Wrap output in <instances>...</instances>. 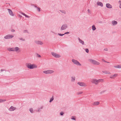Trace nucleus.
Masks as SVG:
<instances>
[{
	"label": "nucleus",
	"instance_id": "40",
	"mask_svg": "<svg viewBox=\"0 0 121 121\" xmlns=\"http://www.w3.org/2000/svg\"><path fill=\"white\" fill-rule=\"evenodd\" d=\"M6 101V100L5 99H1V102H4Z\"/></svg>",
	"mask_w": 121,
	"mask_h": 121
},
{
	"label": "nucleus",
	"instance_id": "4",
	"mask_svg": "<svg viewBox=\"0 0 121 121\" xmlns=\"http://www.w3.org/2000/svg\"><path fill=\"white\" fill-rule=\"evenodd\" d=\"M72 61L73 63L78 65L81 66V64L77 60L74 59H73Z\"/></svg>",
	"mask_w": 121,
	"mask_h": 121
},
{
	"label": "nucleus",
	"instance_id": "38",
	"mask_svg": "<svg viewBox=\"0 0 121 121\" xmlns=\"http://www.w3.org/2000/svg\"><path fill=\"white\" fill-rule=\"evenodd\" d=\"M64 114V113L63 112H61L60 114L61 115V116H63Z\"/></svg>",
	"mask_w": 121,
	"mask_h": 121
},
{
	"label": "nucleus",
	"instance_id": "2",
	"mask_svg": "<svg viewBox=\"0 0 121 121\" xmlns=\"http://www.w3.org/2000/svg\"><path fill=\"white\" fill-rule=\"evenodd\" d=\"M26 66L29 69H33L35 68H37V67L34 65V64H31L30 63H27L26 64Z\"/></svg>",
	"mask_w": 121,
	"mask_h": 121
},
{
	"label": "nucleus",
	"instance_id": "7",
	"mask_svg": "<svg viewBox=\"0 0 121 121\" xmlns=\"http://www.w3.org/2000/svg\"><path fill=\"white\" fill-rule=\"evenodd\" d=\"M35 43L36 44L38 45H42L43 44V43L42 42L39 41V40H36L35 41Z\"/></svg>",
	"mask_w": 121,
	"mask_h": 121
},
{
	"label": "nucleus",
	"instance_id": "20",
	"mask_svg": "<svg viewBox=\"0 0 121 121\" xmlns=\"http://www.w3.org/2000/svg\"><path fill=\"white\" fill-rule=\"evenodd\" d=\"M97 4L98 5L100 6L101 7H102L103 6V4L100 2H97Z\"/></svg>",
	"mask_w": 121,
	"mask_h": 121
},
{
	"label": "nucleus",
	"instance_id": "46",
	"mask_svg": "<svg viewBox=\"0 0 121 121\" xmlns=\"http://www.w3.org/2000/svg\"><path fill=\"white\" fill-rule=\"evenodd\" d=\"M114 67L115 68H118V65H115L114 66Z\"/></svg>",
	"mask_w": 121,
	"mask_h": 121
},
{
	"label": "nucleus",
	"instance_id": "41",
	"mask_svg": "<svg viewBox=\"0 0 121 121\" xmlns=\"http://www.w3.org/2000/svg\"><path fill=\"white\" fill-rule=\"evenodd\" d=\"M117 67L118 68H121V66H120V65H118Z\"/></svg>",
	"mask_w": 121,
	"mask_h": 121
},
{
	"label": "nucleus",
	"instance_id": "43",
	"mask_svg": "<svg viewBox=\"0 0 121 121\" xmlns=\"http://www.w3.org/2000/svg\"><path fill=\"white\" fill-rule=\"evenodd\" d=\"M69 32H66L64 34H65V35L68 34H69Z\"/></svg>",
	"mask_w": 121,
	"mask_h": 121
},
{
	"label": "nucleus",
	"instance_id": "31",
	"mask_svg": "<svg viewBox=\"0 0 121 121\" xmlns=\"http://www.w3.org/2000/svg\"><path fill=\"white\" fill-rule=\"evenodd\" d=\"M36 56L39 58L41 57V56L38 53H36Z\"/></svg>",
	"mask_w": 121,
	"mask_h": 121
},
{
	"label": "nucleus",
	"instance_id": "1",
	"mask_svg": "<svg viewBox=\"0 0 121 121\" xmlns=\"http://www.w3.org/2000/svg\"><path fill=\"white\" fill-rule=\"evenodd\" d=\"M103 81V79H100L98 80L96 79H93L92 80L91 82L96 85H97L98 83L100 82H102Z\"/></svg>",
	"mask_w": 121,
	"mask_h": 121
},
{
	"label": "nucleus",
	"instance_id": "33",
	"mask_svg": "<svg viewBox=\"0 0 121 121\" xmlns=\"http://www.w3.org/2000/svg\"><path fill=\"white\" fill-rule=\"evenodd\" d=\"M18 39L20 40H22L23 41H24L25 40L24 39L22 38H18Z\"/></svg>",
	"mask_w": 121,
	"mask_h": 121
},
{
	"label": "nucleus",
	"instance_id": "14",
	"mask_svg": "<svg viewBox=\"0 0 121 121\" xmlns=\"http://www.w3.org/2000/svg\"><path fill=\"white\" fill-rule=\"evenodd\" d=\"M106 6L108 8L111 9L112 8V6L109 3L107 4H106Z\"/></svg>",
	"mask_w": 121,
	"mask_h": 121
},
{
	"label": "nucleus",
	"instance_id": "45",
	"mask_svg": "<svg viewBox=\"0 0 121 121\" xmlns=\"http://www.w3.org/2000/svg\"><path fill=\"white\" fill-rule=\"evenodd\" d=\"M102 60L103 61H104L105 62H106V61L105 60H104V59H102Z\"/></svg>",
	"mask_w": 121,
	"mask_h": 121
},
{
	"label": "nucleus",
	"instance_id": "54",
	"mask_svg": "<svg viewBox=\"0 0 121 121\" xmlns=\"http://www.w3.org/2000/svg\"><path fill=\"white\" fill-rule=\"evenodd\" d=\"M51 54H52V55L53 56V52H51Z\"/></svg>",
	"mask_w": 121,
	"mask_h": 121
},
{
	"label": "nucleus",
	"instance_id": "53",
	"mask_svg": "<svg viewBox=\"0 0 121 121\" xmlns=\"http://www.w3.org/2000/svg\"><path fill=\"white\" fill-rule=\"evenodd\" d=\"M0 103H1V99H0Z\"/></svg>",
	"mask_w": 121,
	"mask_h": 121
},
{
	"label": "nucleus",
	"instance_id": "15",
	"mask_svg": "<svg viewBox=\"0 0 121 121\" xmlns=\"http://www.w3.org/2000/svg\"><path fill=\"white\" fill-rule=\"evenodd\" d=\"M15 109V108L13 107V106H11L9 108V110L10 111H14Z\"/></svg>",
	"mask_w": 121,
	"mask_h": 121
},
{
	"label": "nucleus",
	"instance_id": "28",
	"mask_svg": "<svg viewBox=\"0 0 121 121\" xmlns=\"http://www.w3.org/2000/svg\"><path fill=\"white\" fill-rule=\"evenodd\" d=\"M43 72L45 74H48V70L47 71H44Z\"/></svg>",
	"mask_w": 121,
	"mask_h": 121
},
{
	"label": "nucleus",
	"instance_id": "27",
	"mask_svg": "<svg viewBox=\"0 0 121 121\" xmlns=\"http://www.w3.org/2000/svg\"><path fill=\"white\" fill-rule=\"evenodd\" d=\"M30 111L31 113H33V110L32 108H31L30 109Z\"/></svg>",
	"mask_w": 121,
	"mask_h": 121
},
{
	"label": "nucleus",
	"instance_id": "21",
	"mask_svg": "<svg viewBox=\"0 0 121 121\" xmlns=\"http://www.w3.org/2000/svg\"><path fill=\"white\" fill-rule=\"evenodd\" d=\"M14 51L17 52L19 49V48L17 47H16L15 48H14Z\"/></svg>",
	"mask_w": 121,
	"mask_h": 121
},
{
	"label": "nucleus",
	"instance_id": "42",
	"mask_svg": "<svg viewBox=\"0 0 121 121\" xmlns=\"http://www.w3.org/2000/svg\"><path fill=\"white\" fill-rule=\"evenodd\" d=\"M110 78H112L113 79L114 78V77H113V76L112 75L110 77Z\"/></svg>",
	"mask_w": 121,
	"mask_h": 121
},
{
	"label": "nucleus",
	"instance_id": "52",
	"mask_svg": "<svg viewBox=\"0 0 121 121\" xmlns=\"http://www.w3.org/2000/svg\"><path fill=\"white\" fill-rule=\"evenodd\" d=\"M19 17H22V16H21V15H19Z\"/></svg>",
	"mask_w": 121,
	"mask_h": 121
},
{
	"label": "nucleus",
	"instance_id": "57",
	"mask_svg": "<svg viewBox=\"0 0 121 121\" xmlns=\"http://www.w3.org/2000/svg\"><path fill=\"white\" fill-rule=\"evenodd\" d=\"M120 89H121V87L120 88Z\"/></svg>",
	"mask_w": 121,
	"mask_h": 121
},
{
	"label": "nucleus",
	"instance_id": "48",
	"mask_svg": "<svg viewBox=\"0 0 121 121\" xmlns=\"http://www.w3.org/2000/svg\"><path fill=\"white\" fill-rule=\"evenodd\" d=\"M104 50L105 51H107L108 49L107 48H105L104 49Z\"/></svg>",
	"mask_w": 121,
	"mask_h": 121
},
{
	"label": "nucleus",
	"instance_id": "23",
	"mask_svg": "<svg viewBox=\"0 0 121 121\" xmlns=\"http://www.w3.org/2000/svg\"><path fill=\"white\" fill-rule=\"evenodd\" d=\"M59 11L62 13H64V14H65L66 13V12L65 10H60Z\"/></svg>",
	"mask_w": 121,
	"mask_h": 121
},
{
	"label": "nucleus",
	"instance_id": "6",
	"mask_svg": "<svg viewBox=\"0 0 121 121\" xmlns=\"http://www.w3.org/2000/svg\"><path fill=\"white\" fill-rule=\"evenodd\" d=\"M77 84L81 86H86V85L84 82H78L77 83Z\"/></svg>",
	"mask_w": 121,
	"mask_h": 121
},
{
	"label": "nucleus",
	"instance_id": "47",
	"mask_svg": "<svg viewBox=\"0 0 121 121\" xmlns=\"http://www.w3.org/2000/svg\"><path fill=\"white\" fill-rule=\"evenodd\" d=\"M91 11H90V10L89 9H88V13H90V12Z\"/></svg>",
	"mask_w": 121,
	"mask_h": 121
},
{
	"label": "nucleus",
	"instance_id": "37",
	"mask_svg": "<svg viewBox=\"0 0 121 121\" xmlns=\"http://www.w3.org/2000/svg\"><path fill=\"white\" fill-rule=\"evenodd\" d=\"M25 16L26 17H27L28 18H30V16H28L26 14Z\"/></svg>",
	"mask_w": 121,
	"mask_h": 121
},
{
	"label": "nucleus",
	"instance_id": "8",
	"mask_svg": "<svg viewBox=\"0 0 121 121\" xmlns=\"http://www.w3.org/2000/svg\"><path fill=\"white\" fill-rule=\"evenodd\" d=\"M13 36L11 35H8L5 36L4 38L6 39H9L12 38Z\"/></svg>",
	"mask_w": 121,
	"mask_h": 121
},
{
	"label": "nucleus",
	"instance_id": "55",
	"mask_svg": "<svg viewBox=\"0 0 121 121\" xmlns=\"http://www.w3.org/2000/svg\"><path fill=\"white\" fill-rule=\"evenodd\" d=\"M105 91H102V92H104ZM101 93H102V92H101Z\"/></svg>",
	"mask_w": 121,
	"mask_h": 121
},
{
	"label": "nucleus",
	"instance_id": "19",
	"mask_svg": "<svg viewBox=\"0 0 121 121\" xmlns=\"http://www.w3.org/2000/svg\"><path fill=\"white\" fill-rule=\"evenodd\" d=\"M71 82H74L75 80V76H72L71 77Z\"/></svg>",
	"mask_w": 121,
	"mask_h": 121
},
{
	"label": "nucleus",
	"instance_id": "30",
	"mask_svg": "<svg viewBox=\"0 0 121 121\" xmlns=\"http://www.w3.org/2000/svg\"><path fill=\"white\" fill-rule=\"evenodd\" d=\"M53 101V96H52V98L50 99V100L49 101L50 102H52Z\"/></svg>",
	"mask_w": 121,
	"mask_h": 121
},
{
	"label": "nucleus",
	"instance_id": "44",
	"mask_svg": "<svg viewBox=\"0 0 121 121\" xmlns=\"http://www.w3.org/2000/svg\"><path fill=\"white\" fill-rule=\"evenodd\" d=\"M11 31L12 32H14L15 31V30L13 29H12L11 30Z\"/></svg>",
	"mask_w": 121,
	"mask_h": 121
},
{
	"label": "nucleus",
	"instance_id": "36",
	"mask_svg": "<svg viewBox=\"0 0 121 121\" xmlns=\"http://www.w3.org/2000/svg\"><path fill=\"white\" fill-rule=\"evenodd\" d=\"M112 76H113V77H117V74H114L113 75H112Z\"/></svg>",
	"mask_w": 121,
	"mask_h": 121
},
{
	"label": "nucleus",
	"instance_id": "50",
	"mask_svg": "<svg viewBox=\"0 0 121 121\" xmlns=\"http://www.w3.org/2000/svg\"><path fill=\"white\" fill-rule=\"evenodd\" d=\"M20 13L22 14V15L23 14V13H23V12H20Z\"/></svg>",
	"mask_w": 121,
	"mask_h": 121
},
{
	"label": "nucleus",
	"instance_id": "51",
	"mask_svg": "<svg viewBox=\"0 0 121 121\" xmlns=\"http://www.w3.org/2000/svg\"><path fill=\"white\" fill-rule=\"evenodd\" d=\"M26 14H25V13H23V15L25 16V15H26Z\"/></svg>",
	"mask_w": 121,
	"mask_h": 121
},
{
	"label": "nucleus",
	"instance_id": "32",
	"mask_svg": "<svg viewBox=\"0 0 121 121\" xmlns=\"http://www.w3.org/2000/svg\"><path fill=\"white\" fill-rule=\"evenodd\" d=\"M71 119L72 120H76V118H74V116H72Z\"/></svg>",
	"mask_w": 121,
	"mask_h": 121
},
{
	"label": "nucleus",
	"instance_id": "22",
	"mask_svg": "<svg viewBox=\"0 0 121 121\" xmlns=\"http://www.w3.org/2000/svg\"><path fill=\"white\" fill-rule=\"evenodd\" d=\"M92 29L93 31H94L96 29V28L95 27V25H93L92 26Z\"/></svg>",
	"mask_w": 121,
	"mask_h": 121
},
{
	"label": "nucleus",
	"instance_id": "5",
	"mask_svg": "<svg viewBox=\"0 0 121 121\" xmlns=\"http://www.w3.org/2000/svg\"><path fill=\"white\" fill-rule=\"evenodd\" d=\"M67 25L66 24H64L61 26L60 28V30H65L67 28Z\"/></svg>",
	"mask_w": 121,
	"mask_h": 121
},
{
	"label": "nucleus",
	"instance_id": "56",
	"mask_svg": "<svg viewBox=\"0 0 121 121\" xmlns=\"http://www.w3.org/2000/svg\"><path fill=\"white\" fill-rule=\"evenodd\" d=\"M106 63H109V62H107V61H106Z\"/></svg>",
	"mask_w": 121,
	"mask_h": 121
},
{
	"label": "nucleus",
	"instance_id": "29",
	"mask_svg": "<svg viewBox=\"0 0 121 121\" xmlns=\"http://www.w3.org/2000/svg\"><path fill=\"white\" fill-rule=\"evenodd\" d=\"M119 3L120 4L119 7L121 9V1L119 0Z\"/></svg>",
	"mask_w": 121,
	"mask_h": 121
},
{
	"label": "nucleus",
	"instance_id": "16",
	"mask_svg": "<svg viewBox=\"0 0 121 121\" xmlns=\"http://www.w3.org/2000/svg\"><path fill=\"white\" fill-rule=\"evenodd\" d=\"M14 48H8L7 49L9 51H14Z\"/></svg>",
	"mask_w": 121,
	"mask_h": 121
},
{
	"label": "nucleus",
	"instance_id": "26",
	"mask_svg": "<svg viewBox=\"0 0 121 121\" xmlns=\"http://www.w3.org/2000/svg\"><path fill=\"white\" fill-rule=\"evenodd\" d=\"M53 73V71L50 70H48V74L51 73Z\"/></svg>",
	"mask_w": 121,
	"mask_h": 121
},
{
	"label": "nucleus",
	"instance_id": "12",
	"mask_svg": "<svg viewBox=\"0 0 121 121\" xmlns=\"http://www.w3.org/2000/svg\"><path fill=\"white\" fill-rule=\"evenodd\" d=\"M112 23L113 26H114L117 24V22L116 21L113 20L112 21Z\"/></svg>",
	"mask_w": 121,
	"mask_h": 121
},
{
	"label": "nucleus",
	"instance_id": "25",
	"mask_svg": "<svg viewBox=\"0 0 121 121\" xmlns=\"http://www.w3.org/2000/svg\"><path fill=\"white\" fill-rule=\"evenodd\" d=\"M83 93V92L82 91L78 92H77V94L78 95H79L82 94Z\"/></svg>",
	"mask_w": 121,
	"mask_h": 121
},
{
	"label": "nucleus",
	"instance_id": "17",
	"mask_svg": "<svg viewBox=\"0 0 121 121\" xmlns=\"http://www.w3.org/2000/svg\"><path fill=\"white\" fill-rule=\"evenodd\" d=\"M99 104V102L98 101L95 102L93 104V106L97 105Z\"/></svg>",
	"mask_w": 121,
	"mask_h": 121
},
{
	"label": "nucleus",
	"instance_id": "24",
	"mask_svg": "<svg viewBox=\"0 0 121 121\" xmlns=\"http://www.w3.org/2000/svg\"><path fill=\"white\" fill-rule=\"evenodd\" d=\"M43 108V106L41 107L40 108H39L38 109V111L39 112H40L41 110V109H42Z\"/></svg>",
	"mask_w": 121,
	"mask_h": 121
},
{
	"label": "nucleus",
	"instance_id": "35",
	"mask_svg": "<svg viewBox=\"0 0 121 121\" xmlns=\"http://www.w3.org/2000/svg\"><path fill=\"white\" fill-rule=\"evenodd\" d=\"M86 52L87 53H88L89 52V50L88 48H86L85 50Z\"/></svg>",
	"mask_w": 121,
	"mask_h": 121
},
{
	"label": "nucleus",
	"instance_id": "9",
	"mask_svg": "<svg viewBox=\"0 0 121 121\" xmlns=\"http://www.w3.org/2000/svg\"><path fill=\"white\" fill-rule=\"evenodd\" d=\"M8 10L9 14L10 15L12 16H14V15L11 10L8 9Z\"/></svg>",
	"mask_w": 121,
	"mask_h": 121
},
{
	"label": "nucleus",
	"instance_id": "18",
	"mask_svg": "<svg viewBox=\"0 0 121 121\" xmlns=\"http://www.w3.org/2000/svg\"><path fill=\"white\" fill-rule=\"evenodd\" d=\"M102 72L103 73L107 74H111V73H110V72H109L108 71H107L105 70L104 71H103Z\"/></svg>",
	"mask_w": 121,
	"mask_h": 121
},
{
	"label": "nucleus",
	"instance_id": "49",
	"mask_svg": "<svg viewBox=\"0 0 121 121\" xmlns=\"http://www.w3.org/2000/svg\"><path fill=\"white\" fill-rule=\"evenodd\" d=\"M5 70H4V69H1V72H2L3 71H4Z\"/></svg>",
	"mask_w": 121,
	"mask_h": 121
},
{
	"label": "nucleus",
	"instance_id": "3",
	"mask_svg": "<svg viewBox=\"0 0 121 121\" xmlns=\"http://www.w3.org/2000/svg\"><path fill=\"white\" fill-rule=\"evenodd\" d=\"M89 60L90 62L94 65H99L100 64L99 63L94 60L91 59Z\"/></svg>",
	"mask_w": 121,
	"mask_h": 121
},
{
	"label": "nucleus",
	"instance_id": "34",
	"mask_svg": "<svg viewBox=\"0 0 121 121\" xmlns=\"http://www.w3.org/2000/svg\"><path fill=\"white\" fill-rule=\"evenodd\" d=\"M58 35H59L61 36H62L63 35H65V34H60L58 33Z\"/></svg>",
	"mask_w": 121,
	"mask_h": 121
},
{
	"label": "nucleus",
	"instance_id": "11",
	"mask_svg": "<svg viewBox=\"0 0 121 121\" xmlns=\"http://www.w3.org/2000/svg\"><path fill=\"white\" fill-rule=\"evenodd\" d=\"M32 6H33L34 7L36 8L37 10L39 12H40V11L41 8L40 7H37L36 4H33L32 5Z\"/></svg>",
	"mask_w": 121,
	"mask_h": 121
},
{
	"label": "nucleus",
	"instance_id": "39",
	"mask_svg": "<svg viewBox=\"0 0 121 121\" xmlns=\"http://www.w3.org/2000/svg\"><path fill=\"white\" fill-rule=\"evenodd\" d=\"M23 32L24 33H28V31L26 30H24L23 31Z\"/></svg>",
	"mask_w": 121,
	"mask_h": 121
},
{
	"label": "nucleus",
	"instance_id": "13",
	"mask_svg": "<svg viewBox=\"0 0 121 121\" xmlns=\"http://www.w3.org/2000/svg\"><path fill=\"white\" fill-rule=\"evenodd\" d=\"M78 40L79 42L81 43L82 45H84V43L83 41H82L81 39H80L79 38H78Z\"/></svg>",
	"mask_w": 121,
	"mask_h": 121
},
{
	"label": "nucleus",
	"instance_id": "10",
	"mask_svg": "<svg viewBox=\"0 0 121 121\" xmlns=\"http://www.w3.org/2000/svg\"><path fill=\"white\" fill-rule=\"evenodd\" d=\"M53 56L56 58H59L60 57V56L59 54H56L53 52Z\"/></svg>",
	"mask_w": 121,
	"mask_h": 121
}]
</instances>
